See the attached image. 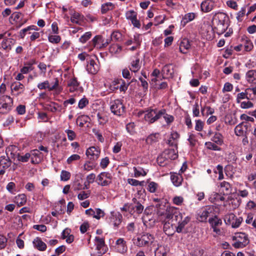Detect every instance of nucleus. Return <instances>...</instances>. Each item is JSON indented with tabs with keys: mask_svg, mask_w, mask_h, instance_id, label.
I'll return each instance as SVG.
<instances>
[{
	"mask_svg": "<svg viewBox=\"0 0 256 256\" xmlns=\"http://www.w3.org/2000/svg\"><path fill=\"white\" fill-rule=\"evenodd\" d=\"M100 149L98 147L91 146L86 151V155L92 160H97L100 155Z\"/></svg>",
	"mask_w": 256,
	"mask_h": 256,
	"instance_id": "nucleus-18",
	"label": "nucleus"
},
{
	"mask_svg": "<svg viewBox=\"0 0 256 256\" xmlns=\"http://www.w3.org/2000/svg\"><path fill=\"white\" fill-rule=\"evenodd\" d=\"M218 186L220 188V191L224 194H228L232 192V186L227 182L223 181L220 182Z\"/></svg>",
	"mask_w": 256,
	"mask_h": 256,
	"instance_id": "nucleus-23",
	"label": "nucleus"
},
{
	"mask_svg": "<svg viewBox=\"0 0 256 256\" xmlns=\"http://www.w3.org/2000/svg\"><path fill=\"white\" fill-rule=\"evenodd\" d=\"M102 36L98 35L95 36L90 42L94 47L97 48H102Z\"/></svg>",
	"mask_w": 256,
	"mask_h": 256,
	"instance_id": "nucleus-33",
	"label": "nucleus"
},
{
	"mask_svg": "<svg viewBox=\"0 0 256 256\" xmlns=\"http://www.w3.org/2000/svg\"><path fill=\"white\" fill-rule=\"evenodd\" d=\"M18 150V148L15 146H10L8 147L6 149V152L7 154H9L12 156V158H15L16 156V151Z\"/></svg>",
	"mask_w": 256,
	"mask_h": 256,
	"instance_id": "nucleus-52",
	"label": "nucleus"
},
{
	"mask_svg": "<svg viewBox=\"0 0 256 256\" xmlns=\"http://www.w3.org/2000/svg\"><path fill=\"white\" fill-rule=\"evenodd\" d=\"M31 155L30 157L31 159V162L34 164H38L41 160V153L40 152L39 150H34L31 151L30 153Z\"/></svg>",
	"mask_w": 256,
	"mask_h": 256,
	"instance_id": "nucleus-28",
	"label": "nucleus"
},
{
	"mask_svg": "<svg viewBox=\"0 0 256 256\" xmlns=\"http://www.w3.org/2000/svg\"><path fill=\"white\" fill-rule=\"evenodd\" d=\"M83 16L80 13L77 12H74L70 18V20L72 23L76 24H80V22L82 20Z\"/></svg>",
	"mask_w": 256,
	"mask_h": 256,
	"instance_id": "nucleus-41",
	"label": "nucleus"
},
{
	"mask_svg": "<svg viewBox=\"0 0 256 256\" xmlns=\"http://www.w3.org/2000/svg\"><path fill=\"white\" fill-rule=\"evenodd\" d=\"M190 48V44L187 39H184L181 42L180 45V50L183 54H186Z\"/></svg>",
	"mask_w": 256,
	"mask_h": 256,
	"instance_id": "nucleus-39",
	"label": "nucleus"
},
{
	"mask_svg": "<svg viewBox=\"0 0 256 256\" xmlns=\"http://www.w3.org/2000/svg\"><path fill=\"white\" fill-rule=\"evenodd\" d=\"M128 184L133 186H143L144 183V181L140 182L136 179L134 178H128Z\"/></svg>",
	"mask_w": 256,
	"mask_h": 256,
	"instance_id": "nucleus-58",
	"label": "nucleus"
},
{
	"mask_svg": "<svg viewBox=\"0 0 256 256\" xmlns=\"http://www.w3.org/2000/svg\"><path fill=\"white\" fill-rule=\"evenodd\" d=\"M247 7V6H244L236 14V19L238 21L241 22L242 20V18L246 14V8Z\"/></svg>",
	"mask_w": 256,
	"mask_h": 256,
	"instance_id": "nucleus-55",
	"label": "nucleus"
},
{
	"mask_svg": "<svg viewBox=\"0 0 256 256\" xmlns=\"http://www.w3.org/2000/svg\"><path fill=\"white\" fill-rule=\"evenodd\" d=\"M11 90L13 92H16V96H18L24 92V86L23 84L18 82H14L11 85Z\"/></svg>",
	"mask_w": 256,
	"mask_h": 256,
	"instance_id": "nucleus-22",
	"label": "nucleus"
},
{
	"mask_svg": "<svg viewBox=\"0 0 256 256\" xmlns=\"http://www.w3.org/2000/svg\"><path fill=\"white\" fill-rule=\"evenodd\" d=\"M94 214L93 216V217L99 220L101 218L103 217L104 215V212L100 208H96L94 210Z\"/></svg>",
	"mask_w": 256,
	"mask_h": 256,
	"instance_id": "nucleus-63",
	"label": "nucleus"
},
{
	"mask_svg": "<svg viewBox=\"0 0 256 256\" xmlns=\"http://www.w3.org/2000/svg\"><path fill=\"white\" fill-rule=\"evenodd\" d=\"M160 110H148L144 112V118L146 121L152 124L160 118Z\"/></svg>",
	"mask_w": 256,
	"mask_h": 256,
	"instance_id": "nucleus-9",
	"label": "nucleus"
},
{
	"mask_svg": "<svg viewBox=\"0 0 256 256\" xmlns=\"http://www.w3.org/2000/svg\"><path fill=\"white\" fill-rule=\"evenodd\" d=\"M32 244L34 246L40 251L45 250L46 248V244L41 240L40 238L38 237H37L34 240Z\"/></svg>",
	"mask_w": 256,
	"mask_h": 256,
	"instance_id": "nucleus-27",
	"label": "nucleus"
},
{
	"mask_svg": "<svg viewBox=\"0 0 256 256\" xmlns=\"http://www.w3.org/2000/svg\"><path fill=\"white\" fill-rule=\"evenodd\" d=\"M62 88L59 86V82L58 78H56L54 81L50 84V91L56 90V93L59 94L62 91Z\"/></svg>",
	"mask_w": 256,
	"mask_h": 256,
	"instance_id": "nucleus-35",
	"label": "nucleus"
},
{
	"mask_svg": "<svg viewBox=\"0 0 256 256\" xmlns=\"http://www.w3.org/2000/svg\"><path fill=\"white\" fill-rule=\"evenodd\" d=\"M11 164L10 160L4 156H2L0 158V166L4 168H8Z\"/></svg>",
	"mask_w": 256,
	"mask_h": 256,
	"instance_id": "nucleus-47",
	"label": "nucleus"
},
{
	"mask_svg": "<svg viewBox=\"0 0 256 256\" xmlns=\"http://www.w3.org/2000/svg\"><path fill=\"white\" fill-rule=\"evenodd\" d=\"M181 212H180L176 208L174 207H170L166 209L165 214L166 219L164 222L169 220L171 222L172 220H179L180 219Z\"/></svg>",
	"mask_w": 256,
	"mask_h": 256,
	"instance_id": "nucleus-10",
	"label": "nucleus"
},
{
	"mask_svg": "<svg viewBox=\"0 0 256 256\" xmlns=\"http://www.w3.org/2000/svg\"><path fill=\"white\" fill-rule=\"evenodd\" d=\"M246 78L248 82L256 84V70H248L246 73Z\"/></svg>",
	"mask_w": 256,
	"mask_h": 256,
	"instance_id": "nucleus-34",
	"label": "nucleus"
},
{
	"mask_svg": "<svg viewBox=\"0 0 256 256\" xmlns=\"http://www.w3.org/2000/svg\"><path fill=\"white\" fill-rule=\"evenodd\" d=\"M67 88L68 90L70 92L78 91L79 89H81V88L80 86V82L75 77L71 78L68 80Z\"/></svg>",
	"mask_w": 256,
	"mask_h": 256,
	"instance_id": "nucleus-17",
	"label": "nucleus"
},
{
	"mask_svg": "<svg viewBox=\"0 0 256 256\" xmlns=\"http://www.w3.org/2000/svg\"><path fill=\"white\" fill-rule=\"evenodd\" d=\"M210 212L208 210L204 209L200 212L198 216L197 219L201 222H206L209 216Z\"/></svg>",
	"mask_w": 256,
	"mask_h": 256,
	"instance_id": "nucleus-44",
	"label": "nucleus"
},
{
	"mask_svg": "<svg viewBox=\"0 0 256 256\" xmlns=\"http://www.w3.org/2000/svg\"><path fill=\"white\" fill-rule=\"evenodd\" d=\"M112 176L106 172H101L98 176V184L102 186H107L112 182Z\"/></svg>",
	"mask_w": 256,
	"mask_h": 256,
	"instance_id": "nucleus-13",
	"label": "nucleus"
},
{
	"mask_svg": "<svg viewBox=\"0 0 256 256\" xmlns=\"http://www.w3.org/2000/svg\"><path fill=\"white\" fill-rule=\"evenodd\" d=\"M224 220L226 224L231 226L232 228H238L243 220L242 217H236L233 213L226 214Z\"/></svg>",
	"mask_w": 256,
	"mask_h": 256,
	"instance_id": "nucleus-4",
	"label": "nucleus"
},
{
	"mask_svg": "<svg viewBox=\"0 0 256 256\" xmlns=\"http://www.w3.org/2000/svg\"><path fill=\"white\" fill-rule=\"evenodd\" d=\"M196 16V14L194 12H189L186 14L181 20V25L184 26L188 22L193 20Z\"/></svg>",
	"mask_w": 256,
	"mask_h": 256,
	"instance_id": "nucleus-32",
	"label": "nucleus"
},
{
	"mask_svg": "<svg viewBox=\"0 0 256 256\" xmlns=\"http://www.w3.org/2000/svg\"><path fill=\"white\" fill-rule=\"evenodd\" d=\"M100 68L98 64L94 60H90L86 66V70L88 73L95 74L99 70Z\"/></svg>",
	"mask_w": 256,
	"mask_h": 256,
	"instance_id": "nucleus-20",
	"label": "nucleus"
},
{
	"mask_svg": "<svg viewBox=\"0 0 256 256\" xmlns=\"http://www.w3.org/2000/svg\"><path fill=\"white\" fill-rule=\"evenodd\" d=\"M162 73L164 76L167 77L172 76L174 73L172 66L170 64L164 66L162 69Z\"/></svg>",
	"mask_w": 256,
	"mask_h": 256,
	"instance_id": "nucleus-43",
	"label": "nucleus"
},
{
	"mask_svg": "<svg viewBox=\"0 0 256 256\" xmlns=\"http://www.w3.org/2000/svg\"><path fill=\"white\" fill-rule=\"evenodd\" d=\"M13 104V100L10 96H2L0 99V114H8L12 109Z\"/></svg>",
	"mask_w": 256,
	"mask_h": 256,
	"instance_id": "nucleus-3",
	"label": "nucleus"
},
{
	"mask_svg": "<svg viewBox=\"0 0 256 256\" xmlns=\"http://www.w3.org/2000/svg\"><path fill=\"white\" fill-rule=\"evenodd\" d=\"M80 158V156L78 154H74L68 158L66 162L68 164H70L75 161L78 160Z\"/></svg>",
	"mask_w": 256,
	"mask_h": 256,
	"instance_id": "nucleus-62",
	"label": "nucleus"
},
{
	"mask_svg": "<svg viewBox=\"0 0 256 256\" xmlns=\"http://www.w3.org/2000/svg\"><path fill=\"white\" fill-rule=\"evenodd\" d=\"M46 106V108L48 110L55 112L58 110V108L60 107L59 105L54 102H52L50 104H48Z\"/></svg>",
	"mask_w": 256,
	"mask_h": 256,
	"instance_id": "nucleus-54",
	"label": "nucleus"
},
{
	"mask_svg": "<svg viewBox=\"0 0 256 256\" xmlns=\"http://www.w3.org/2000/svg\"><path fill=\"white\" fill-rule=\"evenodd\" d=\"M10 42V40L9 39L3 40L1 44L2 48L6 50H10L11 49Z\"/></svg>",
	"mask_w": 256,
	"mask_h": 256,
	"instance_id": "nucleus-61",
	"label": "nucleus"
},
{
	"mask_svg": "<svg viewBox=\"0 0 256 256\" xmlns=\"http://www.w3.org/2000/svg\"><path fill=\"white\" fill-rule=\"evenodd\" d=\"M122 50V46L116 44H112L109 48V51L112 54H118Z\"/></svg>",
	"mask_w": 256,
	"mask_h": 256,
	"instance_id": "nucleus-45",
	"label": "nucleus"
},
{
	"mask_svg": "<svg viewBox=\"0 0 256 256\" xmlns=\"http://www.w3.org/2000/svg\"><path fill=\"white\" fill-rule=\"evenodd\" d=\"M190 220V218L188 216H185L183 218V214L181 213L180 219V218L179 220H176V221L178 223V226H175L176 232L178 233L181 232L186 225L189 222Z\"/></svg>",
	"mask_w": 256,
	"mask_h": 256,
	"instance_id": "nucleus-19",
	"label": "nucleus"
},
{
	"mask_svg": "<svg viewBox=\"0 0 256 256\" xmlns=\"http://www.w3.org/2000/svg\"><path fill=\"white\" fill-rule=\"evenodd\" d=\"M30 30H38V28L36 26L34 25L28 26L26 28H23L20 31L19 36L21 38H24L25 36L26 35V33Z\"/></svg>",
	"mask_w": 256,
	"mask_h": 256,
	"instance_id": "nucleus-38",
	"label": "nucleus"
},
{
	"mask_svg": "<svg viewBox=\"0 0 256 256\" xmlns=\"http://www.w3.org/2000/svg\"><path fill=\"white\" fill-rule=\"evenodd\" d=\"M170 179L172 184L176 186H180L183 180L182 176L176 173L171 174Z\"/></svg>",
	"mask_w": 256,
	"mask_h": 256,
	"instance_id": "nucleus-31",
	"label": "nucleus"
},
{
	"mask_svg": "<svg viewBox=\"0 0 256 256\" xmlns=\"http://www.w3.org/2000/svg\"><path fill=\"white\" fill-rule=\"evenodd\" d=\"M172 222V220L171 222H169V220L164 222V230L168 236H172L174 232V227Z\"/></svg>",
	"mask_w": 256,
	"mask_h": 256,
	"instance_id": "nucleus-24",
	"label": "nucleus"
},
{
	"mask_svg": "<svg viewBox=\"0 0 256 256\" xmlns=\"http://www.w3.org/2000/svg\"><path fill=\"white\" fill-rule=\"evenodd\" d=\"M235 242L232 246L236 248H242L249 243L248 236L245 233H238L234 236Z\"/></svg>",
	"mask_w": 256,
	"mask_h": 256,
	"instance_id": "nucleus-6",
	"label": "nucleus"
},
{
	"mask_svg": "<svg viewBox=\"0 0 256 256\" xmlns=\"http://www.w3.org/2000/svg\"><path fill=\"white\" fill-rule=\"evenodd\" d=\"M127 20L131 21L132 24L134 27L140 28V24L139 20L137 19V13L134 10L127 11L125 14Z\"/></svg>",
	"mask_w": 256,
	"mask_h": 256,
	"instance_id": "nucleus-15",
	"label": "nucleus"
},
{
	"mask_svg": "<svg viewBox=\"0 0 256 256\" xmlns=\"http://www.w3.org/2000/svg\"><path fill=\"white\" fill-rule=\"evenodd\" d=\"M250 124L247 122H243L237 125L234 128V133L238 136L248 135L250 131Z\"/></svg>",
	"mask_w": 256,
	"mask_h": 256,
	"instance_id": "nucleus-8",
	"label": "nucleus"
},
{
	"mask_svg": "<svg viewBox=\"0 0 256 256\" xmlns=\"http://www.w3.org/2000/svg\"><path fill=\"white\" fill-rule=\"evenodd\" d=\"M48 38L49 42L54 44L59 43L61 40L60 36L57 34H49Z\"/></svg>",
	"mask_w": 256,
	"mask_h": 256,
	"instance_id": "nucleus-49",
	"label": "nucleus"
},
{
	"mask_svg": "<svg viewBox=\"0 0 256 256\" xmlns=\"http://www.w3.org/2000/svg\"><path fill=\"white\" fill-rule=\"evenodd\" d=\"M110 109L112 112L118 116L124 115L126 112V108L122 102L118 99L110 102Z\"/></svg>",
	"mask_w": 256,
	"mask_h": 256,
	"instance_id": "nucleus-5",
	"label": "nucleus"
},
{
	"mask_svg": "<svg viewBox=\"0 0 256 256\" xmlns=\"http://www.w3.org/2000/svg\"><path fill=\"white\" fill-rule=\"evenodd\" d=\"M134 243L138 246L150 248L151 250L152 247L156 246L157 242L152 234L144 232L134 240Z\"/></svg>",
	"mask_w": 256,
	"mask_h": 256,
	"instance_id": "nucleus-2",
	"label": "nucleus"
},
{
	"mask_svg": "<svg viewBox=\"0 0 256 256\" xmlns=\"http://www.w3.org/2000/svg\"><path fill=\"white\" fill-rule=\"evenodd\" d=\"M14 202L20 206L24 205L26 202V197L24 194H18L15 197Z\"/></svg>",
	"mask_w": 256,
	"mask_h": 256,
	"instance_id": "nucleus-42",
	"label": "nucleus"
},
{
	"mask_svg": "<svg viewBox=\"0 0 256 256\" xmlns=\"http://www.w3.org/2000/svg\"><path fill=\"white\" fill-rule=\"evenodd\" d=\"M212 228H213L214 232L216 234H220L221 232L220 230L219 227L222 224V220L218 216H215L214 218H210L208 220Z\"/></svg>",
	"mask_w": 256,
	"mask_h": 256,
	"instance_id": "nucleus-16",
	"label": "nucleus"
},
{
	"mask_svg": "<svg viewBox=\"0 0 256 256\" xmlns=\"http://www.w3.org/2000/svg\"><path fill=\"white\" fill-rule=\"evenodd\" d=\"M130 70L134 72H138L141 68V62L140 58H135L130 63L129 66Z\"/></svg>",
	"mask_w": 256,
	"mask_h": 256,
	"instance_id": "nucleus-29",
	"label": "nucleus"
},
{
	"mask_svg": "<svg viewBox=\"0 0 256 256\" xmlns=\"http://www.w3.org/2000/svg\"><path fill=\"white\" fill-rule=\"evenodd\" d=\"M144 225L148 228H152L155 224V219L150 215L146 214L142 218Z\"/></svg>",
	"mask_w": 256,
	"mask_h": 256,
	"instance_id": "nucleus-30",
	"label": "nucleus"
},
{
	"mask_svg": "<svg viewBox=\"0 0 256 256\" xmlns=\"http://www.w3.org/2000/svg\"><path fill=\"white\" fill-rule=\"evenodd\" d=\"M115 250L120 254H124L128 250V246L126 241L123 238H118L114 246Z\"/></svg>",
	"mask_w": 256,
	"mask_h": 256,
	"instance_id": "nucleus-14",
	"label": "nucleus"
},
{
	"mask_svg": "<svg viewBox=\"0 0 256 256\" xmlns=\"http://www.w3.org/2000/svg\"><path fill=\"white\" fill-rule=\"evenodd\" d=\"M160 117H163L167 124L169 125L173 122L174 118L172 116L166 114L164 110H160Z\"/></svg>",
	"mask_w": 256,
	"mask_h": 256,
	"instance_id": "nucleus-40",
	"label": "nucleus"
},
{
	"mask_svg": "<svg viewBox=\"0 0 256 256\" xmlns=\"http://www.w3.org/2000/svg\"><path fill=\"white\" fill-rule=\"evenodd\" d=\"M214 2L211 0H205L200 4V10L204 12H208L214 8Z\"/></svg>",
	"mask_w": 256,
	"mask_h": 256,
	"instance_id": "nucleus-21",
	"label": "nucleus"
},
{
	"mask_svg": "<svg viewBox=\"0 0 256 256\" xmlns=\"http://www.w3.org/2000/svg\"><path fill=\"white\" fill-rule=\"evenodd\" d=\"M122 214L120 212H110V216L108 218V222L109 224L113 226L115 230L118 228L120 225L122 223Z\"/></svg>",
	"mask_w": 256,
	"mask_h": 256,
	"instance_id": "nucleus-7",
	"label": "nucleus"
},
{
	"mask_svg": "<svg viewBox=\"0 0 256 256\" xmlns=\"http://www.w3.org/2000/svg\"><path fill=\"white\" fill-rule=\"evenodd\" d=\"M30 156L31 155L30 153H26L24 156L20 155L18 153V154H16L15 158H16L18 161L25 162L28 160Z\"/></svg>",
	"mask_w": 256,
	"mask_h": 256,
	"instance_id": "nucleus-53",
	"label": "nucleus"
},
{
	"mask_svg": "<svg viewBox=\"0 0 256 256\" xmlns=\"http://www.w3.org/2000/svg\"><path fill=\"white\" fill-rule=\"evenodd\" d=\"M214 108L209 106H204L201 108V113L203 116H208L209 114H212L214 113Z\"/></svg>",
	"mask_w": 256,
	"mask_h": 256,
	"instance_id": "nucleus-46",
	"label": "nucleus"
},
{
	"mask_svg": "<svg viewBox=\"0 0 256 256\" xmlns=\"http://www.w3.org/2000/svg\"><path fill=\"white\" fill-rule=\"evenodd\" d=\"M212 140L216 144L221 145L223 143L222 136L218 132L216 133L212 138Z\"/></svg>",
	"mask_w": 256,
	"mask_h": 256,
	"instance_id": "nucleus-51",
	"label": "nucleus"
},
{
	"mask_svg": "<svg viewBox=\"0 0 256 256\" xmlns=\"http://www.w3.org/2000/svg\"><path fill=\"white\" fill-rule=\"evenodd\" d=\"M178 156V150L174 149H168L164 150L162 154V156L158 158V162L160 164V166H162V159H170L174 160L176 159Z\"/></svg>",
	"mask_w": 256,
	"mask_h": 256,
	"instance_id": "nucleus-11",
	"label": "nucleus"
},
{
	"mask_svg": "<svg viewBox=\"0 0 256 256\" xmlns=\"http://www.w3.org/2000/svg\"><path fill=\"white\" fill-rule=\"evenodd\" d=\"M228 16L224 12L214 13L212 20L211 27L212 29L220 34L224 33L227 29L228 26L226 21L228 20Z\"/></svg>",
	"mask_w": 256,
	"mask_h": 256,
	"instance_id": "nucleus-1",
	"label": "nucleus"
},
{
	"mask_svg": "<svg viewBox=\"0 0 256 256\" xmlns=\"http://www.w3.org/2000/svg\"><path fill=\"white\" fill-rule=\"evenodd\" d=\"M92 36L91 32H86L80 38V41L83 44L85 43L91 38Z\"/></svg>",
	"mask_w": 256,
	"mask_h": 256,
	"instance_id": "nucleus-64",
	"label": "nucleus"
},
{
	"mask_svg": "<svg viewBox=\"0 0 256 256\" xmlns=\"http://www.w3.org/2000/svg\"><path fill=\"white\" fill-rule=\"evenodd\" d=\"M205 146L206 147V148L208 150L218 151L220 150V148L217 146V144H216L210 142H206L205 143Z\"/></svg>",
	"mask_w": 256,
	"mask_h": 256,
	"instance_id": "nucleus-57",
	"label": "nucleus"
},
{
	"mask_svg": "<svg viewBox=\"0 0 256 256\" xmlns=\"http://www.w3.org/2000/svg\"><path fill=\"white\" fill-rule=\"evenodd\" d=\"M22 16L23 14L22 13L17 12H14L12 14L11 18L16 23V27L17 28L21 27L26 22V20H24L23 22H20Z\"/></svg>",
	"mask_w": 256,
	"mask_h": 256,
	"instance_id": "nucleus-25",
	"label": "nucleus"
},
{
	"mask_svg": "<svg viewBox=\"0 0 256 256\" xmlns=\"http://www.w3.org/2000/svg\"><path fill=\"white\" fill-rule=\"evenodd\" d=\"M180 137L179 134L174 131H172L170 135V136L168 140V144L170 146H174L177 148L178 145V140Z\"/></svg>",
	"mask_w": 256,
	"mask_h": 256,
	"instance_id": "nucleus-26",
	"label": "nucleus"
},
{
	"mask_svg": "<svg viewBox=\"0 0 256 256\" xmlns=\"http://www.w3.org/2000/svg\"><path fill=\"white\" fill-rule=\"evenodd\" d=\"M95 244L97 250V254L94 256V254H91L92 256H102V255L106 252V247L105 246L104 240L102 238L96 236L95 238Z\"/></svg>",
	"mask_w": 256,
	"mask_h": 256,
	"instance_id": "nucleus-12",
	"label": "nucleus"
},
{
	"mask_svg": "<svg viewBox=\"0 0 256 256\" xmlns=\"http://www.w3.org/2000/svg\"><path fill=\"white\" fill-rule=\"evenodd\" d=\"M38 88L40 90L48 89L50 91V82L48 80H45L38 83L37 85Z\"/></svg>",
	"mask_w": 256,
	"mask_h": 256,
	"instance_id": "nucleus-56",
	"label": "nucleus"
},
{
	"mask_svg": "<svg viewBox=\"0 0 256 256\" xmlns=\"http://www.w3.org/2000/svg\"><path fill=\"white\" fill-rule=\"evenodd\" d=\"M158 186V184L157 183L151 182L148 184V190L150 192L154 193L156 192Z\"/></svg>",
	"mask_w": 256,
	"mask_h": 256,
	"instance_id": "nucleus-59",
	"label": "nucleus"
},
{
	"mask_svg": "<svg viewBox=\"0 0 256 256\" xmlns=\"http://www.w3.org/2000/svg\"><path fill=\"white\" fill-rule=\"evenodd\" d=\"M133 170L134 172V176L135 178L144 176L147 174V172L144 168L140 166H134L133 168Z\"/></svg>",
	"mask_w": 256,
	"mask_h": 256,
	"instance_id": "nucleus-37",
	"label": "nucleus"
},
{
	"mask_svg": "<svg viewBox=\"0 0 256 256\" xmlns=\"http://www.w3.org/2000/svg\"><path fill=\"white\" fill-rule=\"evenodd\" d=\"M168 250L164 246H158L154 250V256H167Z\"/></svg>",
	"mask_w": 256,
	"mask_h": 256,
	"instance_id": "nucleus-36",
	"label": "nucleus"
},
{
	"mask_svg": "<svg viewBox=\"0 0 256 256\" xmlns=\"http://www.w3.org/2000/svg\"><path fill=\"white\" fill-rule=\"evenodd\" d=\"M70 173L66 170H62L60 174V180L62 181H67L70 178Z\"/></svg>",
	"mask_w": 256,
	"mask_h": 256,
	"instance_id": "nucleus-60",
	"label": "nucleus"
},
{
	"mask_svg": "<svg viewBox=\"0 0 256 256\" xmlns=\"http://www.w3.org/2000/svg\"><path fill=\"white\" fill-rule=\"evenodd\" d=\"M246 222L247 224H251L253 228L256 226V218L254 219V215L252 214H248L246 219Z\"/></svg>",
	"mask_w": 256,
	"mask_h": 256,
	"instance_id": "nucleus-50",
	"label": "nucleus"
},
{
	"mask_svg": "<svg viewBox=\"0 0 256 256\" xmlns=\"http://www.w3.org/2000/svg\"><path fill=\"white\" fill-rule=\"evenodd\" d=\"M159 134H151L146 138L148 144H152L158 141Z\"/></svg>",
	"mask_w": 256,
	"mask_h": 256,
	"instance_id": "nucleus-48",
	"label": "nucleus"
}]
</instances>
